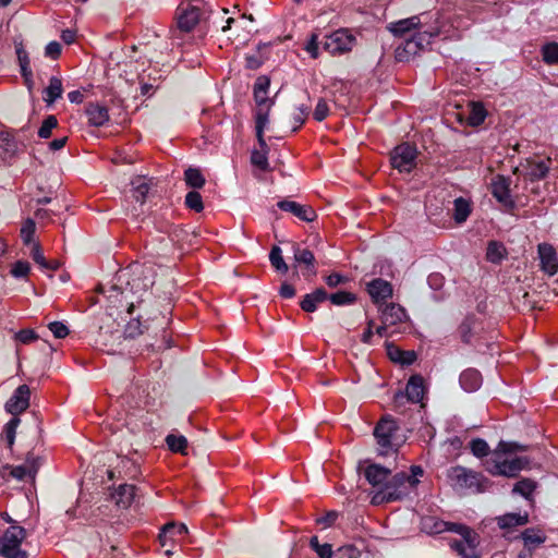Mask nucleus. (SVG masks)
Listing matches in <instances>:
<instances>
[{"label": "nucleus", "instance_id": "1", "mask_svg": "<svg viewBox=\"0 0 558 558\" xmlns=\"http://www.w3.org/2000/svg\"><path fill=\"white\" fill-rule=\"evenodd\" d=\"M521 449L517 444L500 441L495 451V457L486 462V471L493 476L517 477L529 464L527 459L522 457L507 459L502 458L500 453L514 452Z\"/></svg>", "mask_w": 558, "mask_h": 558}, {"label": "nucleus", "instance_id": "2", "mask_svg": "<svg viewBox=\"0 0 558 558\" xmlns=\"http://www.w3.org/2000/svg\"><path fill=\"white\" fill-rule=\"evenodd\" d=\"M417 484V478L408 476L404 472L397 473L390 476L388 482L373 494L371 504L373 506H379L401 500L405 498Z\"/></svg>", "mask_w": 558, "mask_h": 558}, {"label": "nucleus", "instance_id": "3", "mask_svg": "<svg viewBox=\"0 0 558 558\" xmlns=\"http://www.w3.org/2000/svg\"><path fill=\"white\" fill-rule=\"evenodd\" d=\"M270 78L267 75L258 76L253 86L255 133L258 135L262 129L267 128L269 113L275 105V99L268 96Z\"/></svg>", "mask_w": 558, "mask_h": 558}, {"label": "nucleus", "instance_id": "4", "mask_svg": "<svg viewBox=\"0 0 558 558\" xmlns=\"http://www.w3.org/2000/svg\"><path fill=\"white\" fill-rule=\"evenodd\" d=\"M447 477L451 485L460 490H469L473 494L486 492L492 483L482 473L456 465L447 471Z\"/></svg>", "mask_w": 558, "mask_h": 558}, {"label": "nucleus", "instance_id": "5", "mask_svg": "<svg viewBox=\"0 0 558 558\" xmlns=\"http://www.w3.org/2000/svg\"><path fill=\"white\" fill-rule=\"evenodd\" d=\"M398 422L389 414L384 415L374 428V436L381 453L386 454L390 450L397 451L401 445L398 438Z\"/></svg>", "mask_w": 558, "mask_h": 558}, {"label": "nucleus", "instance_id": "6", "mask_svg": "<svg viewBox=\"0 0 558 558\" xmlns=\"http://www.w3.org/2000/svg\"><path fill=\"white\" fill-rule=\"evenodd\" d=\"M26 537L24 527L12 524L0 536V556L5 558H27V553L21 549V544Z\"/></svg>", "mask_w": 558, "mask_h": 558}, {"label": "nucleus", "instance_id": "7", "mask_svg": "<svg viewBox=\"0 0 558 558\" xmlns=\"http://www.w3.org/2000/svg\"><path fill=\"white\" fill-rule=\"evenodd\" d=\"M416 148L408 143L398 145L391 153L390 162L400 172H410L416 165Z\"/></svg>", "mask_w": 558, "mask_h": 558}, {"label": "nucleus", "instance_id": "8", "mask_svg": "<svg viewBox=\"0 0 558 558\" xmlns=\"http://www.w3.org/2000/svg\"><path fill=\"white\" fill-rule=\"evenodd\" d=\"M201 5L202 2L196 0L194 3L187 4L186 8H179L177 23L181 31L191 32L199 21L206 19V12Z\"/></svg>", "mask_w": 558, "mask_h": 558}, {"label": "nucleus", "instance_id": "9", "mask_svg": "<svg viewBox=\"0 0 558 558\" xmlns=\"http://www.w3.org/2000/svg\"><path fill=\"white\" fill-rule=\"evenodd\" d=\"M40 465L41 459L39 457H35L33 453H28L25 464L16 466L7 464L2 468L1 475L4 477L5 472L10 471V475L19 481H26L28 478L34 481Z\"/></svg>", "mask_w": 558, "mask_h": 558}, {"label": "nucleus", "instance_id": "10", "mask_svg": "<svg viewBox=\"0 0 558 558\" xmlns=\"http://www.w3.org/2000/svg\"><path fill=\"white\" fill-rule=\"evenodd\" d=\"M355 38L348 29H338L326 37L324 49L330 54H342L352 50Z\"/></svg>", "mask_w": 558, "mask_h": 558}, {"label": "nucleus", "instance_id": "11", "mask_svg": "<svg viewBox=\"0 0 558 558\" xmlns=\"http://www.w3.org/2000/svg\"><path fill=\"white\" fill-rule=\"evenodd\" d=\"M264 132H265V129H262L259 135H258V133H255L257 142H258V146L253 148V150L251 153V158H250L252 167L254 168V170L256 172H259V173H266V172L271 171L270 165L268 162L269 147L264 138ZM255 174H256V177L260 178L258 173H255Z\"/></svg>", "mask_w": 558, "mask_h": 558}, {"label": "nucleus", "instance_id": "12", "mask_svg": "<svg viewBox=\"0 0 558 558\" xmlns=\"http://www.w3.org/2000/svg\"><path fill=\"white\" fill-rule=\"evenodd\" d=\"M428 44L425 34L417 33L410 39L404 40L396 49V59L399 62H407L411 58L415 57L423 50L424 46Z\"/></svg>", "mask_w": 558, "mask_h": 558}, {"label": "nucleus", "instance_id": "13", "mask_svg": "<svg viewBox=\"0 0 558 558\" xmlns=\"http://www.w3.org/2000/svg\"><path fill=\"white\" fill-rule=\"evenodd\" d=\"M31 390L27 385L19 386L5 403V410L14 417L29 407Z\"/></svg>", "mask_w": 558, "mask_h": 558}, {"label": "nucleus", "instance_id": "14", "mask_svg": "<svg viewBox=\"0 0 558 558\" xmlns=\"http://www.w3.org/2000/svg\"><path fill=\"white\" fill-rule=\"evenodd\" d=\"M551 159H526L521 163L523 177L532 182L544 179L550 168Z\"/></svg>", "mask_w": 558, "mask_h": 558}, {"label": "nucleus", "instance_id": "15", "mask_svg": "<svg viewBox=\"0 0 558 558\" xmlns=\"http://www.w3.org/2000/svg\"><path fill=\"white\" fill-rule=\"evenodd\" d=\"M492 194L505 207L513 209L514 201L510 194V181L504 175H497L492 182Z\"/></svg>", "mask_w": 558, "mask_h": 558}, {"label": "nucleus", "instance_id": "16", "mask_svg": "<svg viewBox=\"0 0 558 558\" xmlns=\"http://www.w3.org/2000/svg\"><path fill=\"white\" fill-rule=\"evenodd\" d=\"M84 112L90 126L101 128L106 125L110 119L107 106L97 101L87 102Z\"/></svg>", "mask_w": 558, "mask_h": 558}, {"label": "nucleus", "instance_id": "17", "mask_svg": "<svg viewBox=\"0 0 558 558\" xmlns=\"http://www.w3.org/2000/svg\"><path fill=\"white\" fill-rule=\"evenodd\" d=\"M187 534V527L183 523L170 522L163 525L159 533V542L162 547L168 544L183 542Z\"/></svg>", "mask_w": 558, "mask_h": 558}, {"label": "nucleus", "instance_id": "18", "mask_svg": "<svg viewBox=\"0 0 558 558\" xmlns=\"http://www.w3.org/2000/svg\"><path fill=\"white\" fill-rule=\"evenodd\" d=\"M278 208L291 213L302 221L312 222L317 218L316 211L307 205H301L294 201L282 199L277 203Z\"/></svg>", "mask_w": 558, "mask_h": 558}, {"label": "nucleus", "instance_id": "19", "mask_svg": "<svg viewBox=\"0 0 558 558\" xmlns=\"http://www.w3.org/2000/svg\"><path fill=\"white\" fill-rule=\"evenodd\" d=\"M541 269L549 276L558 271V258L555 248L547 243L538 245Z\"/></svg>", "mask_w": 558, "mask_h": 558}, {"label": "nucleus", "instance_id": "20", "mask_svg": "<svg viewBox=\"0 0 558 558\" xmlns=\"http://www.w3.org/2000/svg\"><path fill=\"white\" fill-rule=\"evenodd\" d=\"M478 543V535L474 534V537H461L450 542V547L462 558H478L476 554Z\"/></svg>", "mask_w": 558, "mask_h": 558}, {"label": "nucleus", "instance_id": "21", "mask_svg": "<svg viewBox=\"0 0 558 558\" xmlns=\"http://www.w3.org/2000/svg\"><path fill=\"white\" fill-rule=\"evenodd\" d=\"M367 292L374 303L378 304L392 296V286L390 282L377 278L367 283Z\"/></svg>", "mask_w": 558, "mask_h": 558}, {"label": "nucleus", "instance_id": "22", "mask_svg": "<svg viewBox=\"0 0 558 558\" xmlns=\"http://www.w3.org/2000/svg\"><path fill=\"white\" fill-rule=\"evenodd\" d=\"M390 470L379 464H371L365 469L364 475L373 487L381 488L390 477Z\"/></svg>", "mask_w": 558, "mask_h": 558}, {"label": "nucleus", "instance_id": "23", "mask_svg": "<svg viewBox=\"0 0 558 558\" xmlns=\"http://www.w3.org/2000/svg\"><path fill=\"white\" fill-rule=\"evenodd\" d=\"M482 329V323L475 315H466L458 328L459 336L464 343H470L472 338Z\"/></svg>", "mask_w": 558, "mask_h": 558}, {"label": "nucleus", "instance_id": "24", "mask_svg": "<svg viewBox=\"0 0 558 558\" xmlns=\"http://www.w3.org/2000/svg\"><path fill=\"white\" fill-rule=\"evenodd\" d=\"M380 318L383 324L395 326L407 319V312L401 305L390 303L383 308Z\"/></svg>", "mask_w": 558, "mask_h": 558}, {"label": "nucleus", "instance_id": "25", "mask_svg": "<svg viewBox=\"0 0 558 558\" xmlns=\"http://www.w3.org/2000/svg\"><path fill=\"white\" fill-rule=\"evenodd\" d=\"M425 393L424 379L420 375L410 377L405 387V397L409 401L417 403L422 401Z\"/></svg>", "mask_w": 558, "mask_h": 558}, {"label": "nucleus", "instance_id": "26", "mask_svg": "<svg viewBox=\"0 0 558 558\" xmlns=\"http://www.w3.org/2000/svg\"><path fill=\"white\" fill-rule=\"evenodd\" d=\"M294 260L298 264L305 266L303 276L307 277L316 275L315 256L312 251L296 246L294 248Z\"/></svg>", "mask_w": 558, "mask_h": 558}, {"label": "nucleus", "instance_id": "27", "mask_svg": "<svg viewBox=\"0 0 558 558\" xmlns=\"http://www.w3.org/2000/svg\"><path fill=\"white\" fill-rule=\"evenodd\" d=\"M17 142L9 132H0V158L8 162L17 151Z\"/></svg>", "mask_w": 558, "mask_h": 558}, {"label": "nucleus", "instance_id": "28", "mask_svg": "<svg viewBox=\"0 0 558 558\" xmlns=\"http://www.w3.org/2000/svg\"><path fill=\"white\" fill-rule=\"evenodd\" d=\"M326 300H328V293L325 289L318 288L314 292L304 295L300 306L304 312L313 313L316 311L317 305Z\"/></svg>", "mask_w": 558, "mask_h": 558}, {"label": "nucleus", "instance_id": "29", "mask_svg": "<svg viewBox=\"0 0 558 558\" xmlns=\"http://www.w3.org/2000/svg\"><path fill=\"white\" fill-rule=\"evenodd\" d=\"M460 385L468 392L477 390L482 385L481 373L474 368L463 371L460 375Z\"/></svg>", "mask_w": 558, "mask_h": 558}, {"label": "nucleus", "instance_id": "30", "mask_svg": "<svg viewBox=\"0 0 558 558\" xmlns=\"http://www.w3.org/2000/svg\"><path fill=\"white\" fill-rule=\"evenodd\" d=\"M63 94V85L62 80L58 76H51L49 80L48 86L44 89V101L51 106L59 98H61Z\"/></svg>", "mask_w": 558, "mask_h": 558}, {"label": "nucleus", "instance_id": "31", "mask_svg": "<svg viewBox=\"0 0 558 558\" xmlns=\"http://www.w3.org/2000/svg\"><path fill=\"white\" fill-rule=\"evenodd\" d=\"M420 25V17L414 15L408 19H403L397 22H392L388 25L389 32L395 36L403 37L410 31L416 28Z\"/></svg>", "mask_w": 558, "mask_h": 558}, {"label": "nucleus", "instance_id": "32", "mask_svg": "<svg viewBox=\"0 0 558 558\" xmlns=\"http://www.w3.org/2000/svg\"><path fill=\"white\" fill-rule=\"evenodd\" d=\"M497 524L500 529L507 530L512 529L515 526L524 525L529 522V515L527 513L520 514V513H506L504 515L497 517Z\"/></svg>", "mask_w": 558, "mask_h": 558}, {"label": "nucleus", "instance_id": "33", "mask_svg": "<svg viewBox=\"0 0 558 558\" xmlns=\"http://www.w3.org/2000/svg\"><path fill=\"white\" fill-rule=\"evenodd\" d=\"M136 487L131 484L120 485L114 494V499L118 506L128 508L134 500Z\"/></svg>", "mask_w": 558, "mask_h": 558}, {"label": "nucleus", "instance_id": "34", "mask_svg": "<svg viewBox=\"0 0 558 558\" xmlns=\"http://www.w3.org/2000/svg\"><path fill=\"white\" fill-rule=\"evenodd\" d=\"M131 197L137 203L143 204L150 190L149 184L145 178L137 177L131 182Z\"/></svg>", "mask_w": 558, "mask_h": 558}, {"label": "nucleus", "instance_id": "35", "mask_svg": "<svg viewBox=\"0 0 558 558\" xmlns=\"http://www.w3.org/2000/svg\"><path fill=\"white\" fill-rule=\"evenodd\" d=\"M471 214L470 202L463 197H458L453 202V219L457 223L464 222Z\"/></svg>", "mask_w": 558, "mask_h": 558}, {"label": "nucleus", "instance_id": "36", "mask_svg": "<svg viewBox=\"0 0 558 558\" xmlns=\"http://www.w3.org/2000/svg\"><path fill=\"white\" fill-rule=\"evenodd\" d=\"M507 255L506 247L502 243L490 241L486 250V259L493 264H499Z\"/></svg>", "mask_w": 558, "mask_h": 558}, {"label": "nucleus", "instance_id": "37", "mask_svg": "<svg viewBox=\"0 0 558 558\" xmlns=\"http://www.w3.org/2000/svg\"><path fill=\"white\" fill-rule=\"evenodd\" d=\"M184 180L187 186L202 189L206 182L203 173L197 168H189L184 172Z\"/></svg>", "mask_w": 558, "mask_h": 558}, {"label": "nucleus", "instance_id": "38", "mask_svg": "<svg viewBox=\"0 0 558 558\" xmlns=\"http://www.w3.org/2000/svg\"><path fill=\"white\" fill-rule=\"evenodd\" d=\"M388 354L392 361L399 362L402 365H410L416 360L414 351H402L398 348H389Z\"/></svg>", "mask_w": 558, "mask_h": 558}, {"label": "nucleus", "instance_id": "39", "mask_svg": "<svg viewBox=\"0 0 558 558\" xmlns=\"http://www.w3.org/2000/svg\"><path fill=\"white\" fill-rule=\"evenodd\" d=\"M536 488V483L531 478H522L518 481L513 488L512 493L521 495L525 499H530L532 494L534 493Z\"/></svg>", "mask_w": 558, "mask_h": 558}, {"label": "nucleus", "instance_id": "40", "mask_svg": "<svg viewBox=\"0 0 558 558\" xmlns=\"http://www.w3.org/2000/svg\"><path fill=\"white\" fill-rule=\"evenodd\" d=\"M168 448L174 453L185 454L187 449V439L182 435L170 434L166 437Z\"/></svg>", "mask_w": 558, "mask_h": 558}, {"label": "nucleus", "instance_id": "41", "mask_svg": "<svg viewBox=\"0 0 558 558\" xmlns=\"http://www.w3.org/2000/svg\"><path fill=\"white\" fill-rule=\"evenodd\" d=\"M486 114V110L481 102H473L468 117V123L472 126H478L485 121Z\"/></svg>", "mask_w": 558, "mask_h": 558}, {"label": "nucleus", "instance_id": "42", "mask_svg": "<svg viewBox=\"0 0 558 558\" xmlns=\"http://www.w3.org/2000/svg\"><path fill=\"white\" fill-rule=\"evenodd\" d=\"M269 260L271 266L281 274H287L289 267L282 257V251L279 246H272L269 253Z\"/></svg>", "mask_w": 558, "mask_h": 558}, {"label": "nucleus", "instance_id": "43", "mask_svg": "<svg viewBox=\"0 0 558 558\" xmlns=\"http://www.w3.org/2000/svg\"><path fill=\"white\" fill-rule=\"evenodd\" d=\"M20 422L21 421L19 417L13 416L3 427L2 437L7 440L8 447L10 449L12 448V446L14 444L16 428H17Z\"/></svg>", "mask_w": 558, "mask_h": 558}, {"label": "nucleus", "instance_id": "44", "mask_svg": "<svg viewBox=\"0 0 558 558\" xmlns=\"http://www.w3.org/2000/svg\"><path fill=\"white\" fill-rule=\"evenodd\" d=\"M543 61L546 64H557L558 63V44L557 43H548L542 48Z\"/></svg>", "mask_w": 558, "mask_h": 558}, {"label": "nucleus", "instance_id": "45", "mask_svg": "<svg viewBox=\"0 0 558 558\" xmlns=\"http://www.w3.org/2000/svg\"><path fill=\"white\" fill-rule=\"evenodd\" d=\"M328 300H330L333 305H348L355 302L356 295L347 291H338L328 295Z\"/></svg>", "mask_w": 558, "mask_h": 558}, {"label": "nucleus", "instance_id": "46", "mask_svg": "<svg viewBox=\"0 0 558 558\" xmlns=\"http://www.w3.org/2000/svg\"><path fill=\"white\" fill-rule=\"evenodd\" d=\"M311 548L318 555L319 558H331L332 547L330 544H319L317 536H312L310 539Z\"/></svg>", "mask_w": 558, "mask_h": 558}, {"label": "nucleus", "instance_id": "47", "mask_svg": "<svg viewBox=\"0 0 558 558\" xmlns=\"http://www.w3.org/2000/svg\"><path fill=\"white\" fill-rule=\"evenodd\" d=\"M58 126V119L56 116H48L38 129V136L40 138H49L52 135L53 129Z\"/></svg>", "mask_w": 558, "mask_h": 558}, {"label": "nucleus", "instance_id": "48", "mask_svg": "<svg viewBox=\"0 0 558 558\" xmlns=\"http://www.w3.org/2000/svg\"><path fill=\"white\" fill-rule=\"evenodd\" d=\"M185 205L189 209L201 213L204 209L202 195L196 191L189 192L185 196Z\"/></svg>", "mask_w": 558, "mask_h": 558}, {"label": "nucleus", "instance_id": "49", "mask_svg": "<svg viewBox=\"0 0 558 558\" xmlns=\"http://www.w3.org/2000/svg\"><path fill=\"white\" fill-rule=\"evenodd\" d=\"M470 449H471V452L476 458H484V457L488 456V453L490 451L488 444L486 442V440H484L482 438L472 439L470 442Z\"/></svg>", "mask_w": 558, "mask_h": 558}, {"label": "nucleus", "instance_id": "50", "mask_svg": "<svg viewBox=\"0 0 558 558\" xmlns=\"http://www.w3.org/2000/svg\"><path fill=\"white\" fill-rule=\"evenodd\" d=\"M15 52L19 61V65L22 72H27L31 69V61L27 51L25 50L24 46L22 44H19L15 46Z\"/></svg>", "mask_w": 558, "mask_h": 558}, {"label": "nucleus", "instance_id": "51", "mask_svg": "<svg viewBox=\"0 0 558 558\" xmlns=\"http://www.w3.org/2000/svg\"><path fill=\"white\" fill-rule=\"evenodd\" d=\"M522 539L525 546H530L542 544L545 541V537H543L539 533L535 532L532 529H526L522 533Z\"/></svg>", "mask_w": 558, "mask_h": 558}, {"label": "nucleus", "instance_id": "52", "mask_svg": "<svg viewBox=\"0 0 558 558\" xmlns=\"http://www.w3.org/2000/svg\"><path fill=\"white\" fill-rule=\"evenodd\" d=\"M448 531L459 534L461 537H474L476 534L471 527L459 523H444Z\"/></svg>", "mask_w": 558, "mask_h": 558}, {"label": "nucleus", "instance_id": "53", "mask_svg": "<svg viewBox=\"0 0 558 558\" xmlns=\"http://www.w3.org/2000/svg\"><path fill=\"white\" fill-rule=\"evenodd\" d=\"M298 111L293 114V120L295 125L293 126V131L299 130L305 122L306 118L310 114L311 108L308 106H300L296 109Z\"/></svg>", "mask_w": 558, "mask_h": 558}, {"label": "nucleus", "instance_id": "54", "mask_svg": "<svg viewBox=\"0 0 558 558\" xmlns=\"http://www.w3.org/2000/svg\"><path fill=\"white\" fill-rule=\"evenodd\" d=\"M31 270L28 262L17 260L13 264L11 268V275L15 278H24L28 275Z\"/></svg>", "mask_w": 558, "mask_h": 558}, {"label": "nucleus", "instance_id": "55", "mask_svg": "<svg viewBox=\"0 0 558 558\" xmlns=\"http://www.w3.org/2000/svg\"><path fill=\"white\" fill-rule=\"evenodd\" d=\"M35 228V222L32 219H27L22 226L21 236L25 244H29L33 241Z\"/></svg>", "mask_w": 558, "mask_h": 558}, {"label": "nucleus", "instance_id": "56", "mask_svg": "<svg viewBox=\"0 0 558 558\" xmlns=\"http://www.w3.org/2000/svg\"><path fill=\"white\" fill-rule=\"evenodd\" d=\"M329 114V107L324 98H320L314 109V119L318 122L325 120Z\"/></svg>", "mask_w": 558, "mask_h": 558}, {"label": "nucleus", "instance_id": "57", "mask_svg": "<svg viewBox=\"0 0 558 558\" xmlns=\"http://www.w3.org/2000/svg\"><path fill=\"white\" fill-rule=\"evenodd\" d=\"M49 330L57 339H63L69 335V328L61 322H52L48 325Z\"/></svg>", "mask_w": 558, "mask_h": 558}, {"label": "nucleus", "instance_id": "58", "mask_svg": "<svg viewBox=\"0 0 558 558\" xmlns=\"http://www.w3.org/2000/svg\"><path fill=\"white\" fill-rule=\"evenodd\" d=\"M37 338L38 336L33 329H22L15 333V339L23 344H28Z\"/></svg>", "mask_w": 558, "mask_h": 558}, {"label": "nucleus", "instance_id": "59", "mask_svg": "<svg viewBox=\"0 0 558 558\" xmlns=\"http://www.w3.org/2000/svg\"><path fill=\"white\" fill-rule=\"evenodd\" d=\"M62 47L58 41H50L45 48V56L52 60H57L61 56Z\"/></svg>", "mask_w": 558, "mask_h": 558}, {"label": "nucleus", "instance_id": "60", "mask_svg": "<svg viewBox=\"0 0 558 558\" xmlns=\"http://www.w3.org/2000/svg\"><path fill=\"white\" fill-rule=\"evenodd\" d=\"M305 50L313 59L318 58V35L313 33L305 46Z\"/></svg>", "mask_w": 558, "mask_h": 558}, {"label": "nucleus", "instance_id": "61", "mask_svg": "<svg viewBox=\"0 0 558 558\" xmlns=\"http://www.w3.org/2000/svg\"><path fill=\"white\" fill-rule=\"evenodd\" d=\"M326 284L330 288H336L337 286L344 283L348 281V278L341 276L338 272L330 274L325 278Z\"/></svg>", "mask_w": 558, "mask_h": 558}, {"label": "nucleus", "instance_id": "62", "mask_svg": "<svg viewBox=\"0 0 558 558\" xmlns=\"http://www.w3.org/2000/svg\"><path fill=\"white\" fill-rule=\"evenodd\" d=\"M31 255L34 262L41 268L47 265V259L45 258L39 244H34Z\"/></svg>", "mask_w": 558, "mask_h": 558}, {"label": "nucleus", "instance_id": "63", "mask_svg": "<svg viewBox=\"0 0 558 558\" xmlns=\"http://www.w3.org/2000/svg\"><path fill=\"white\" fill-rule=\"evenodd\" d=\"M444 277L438 272L430 274L427 278V282L433 290L441 289L444 286Z\"/></svg>", "mask_w": 558, "mask_h": 558}, {"label": "nucleus", "instance_id": "64", "mask_svg": "<svg viewBox=\"0 0 558 558\" xmlns=\"http://www.w3.org/2000/svg\"><path fill=\"white\" fill-rule=\"evenodd\" d=\"M267 58H268V56L265 53H260L259 57H248V58H246V68L257 69L264 63V61Z\"/></svg>", "mask_w": 558, "mask_h": 558}]
</instances>
